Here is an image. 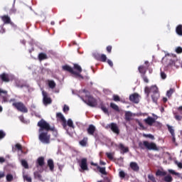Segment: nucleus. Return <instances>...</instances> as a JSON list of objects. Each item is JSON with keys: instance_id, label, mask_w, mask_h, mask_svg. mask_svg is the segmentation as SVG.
<instances>
[{"instance_id": "1", "label": "nucleus", "mask_w": 182, "mask_h": 182, "mask_svg": "<svg viewBox=\"0 0 182 182\" xmlns=\"http://www.w3.org/2000/svg\"><path fill=\"white\" fill-rule=\"evenodd\" d=\"M38 127H39L38 132L41 133L39 134L38 139L43 144H50V135L48 134L49 131L53 132L55 128H51L45 121V119H41L38 122Z\"/></svg>"}, {"instance_id": "2", "label": "nucleus", "mask_w": 182, "mask_h": 182, "mask_svg": "<svg viewBox=\"0 0 182 182\" xmlns=\"http://www.w3.org/2000/svg\"><path fill=\"white\" fill-rule=\"evenodd\" d=\"M144 92L146 94L147 97H149L150 93H153L151 95L152 100L154 103H157L158 99L160 97V94L159 92V88L156 85H152L150 87H145Z\"/></svg>"}, {"instance_id": "3", "label": "nucleus", "mask_w": 182, "mask_h": 182, "mask_svg": "<svg viewBox=\"0 0 182 182\" xmlns=\"http://www.w3.org/2000/svg\"><path fill=\"white\" fill-rule=\"evenodd\" d=\"M82 92L85 94V98H83V97H80L82 100L88 106L95 107L97 105V100H95L94 97H92V95H90L89 91L87 90H83Z\"/></svg>"}, {"instance_id": "4", "label": "nucleus", "mask_w": 182, "mask_h": 182, "mask_svg": "<svg viewBox=\"0 0 182 182\" xmlns=\"http://www.w3.org/2000/svg\"><path fill=\"white\" fill-rule=\"evenodd\" d=\"M139 147L141 149H144L146 148L148 150H153V151H159L158 147L156 146V144L151 142L149 143L146 141H144V142L140 141L139 143Z\"/></svg>"}, {"instance_id": "5", "label": "nucleus", "mask_w": 182, "mask_h": 182, "mask_svg": "<svg viewBox=\"0 0 182 182\" xmlns=\"http://www.w3.org/2000/svg\"><path fill=\"white\" fill-rule=\"evenodd\" d=\"M12 106L21 112H23V113L28 112V109L24 105L23 102H13Z\"/></svg>"}, {"instance_id": "6", "label": "nucleus", "mask_w": 182, "mask_h": 182, "mask_svg": "<svg viewBox=\"0 0 182 182\" xmlns=\"http://www.w3.org/2000/svg\"><path fill=\"white\" fill-rule=\"evenodd\" d=\"M73 65H74L73 69L75 70V73H73V75H75L76 77L83 79V76L80 74L82 72V69L81 66L77 63H74Z\"/></svg>"}, {"instance_id": "7", "label": "nucleus", "mask_w": 182, "mask_h": 182, "mask_svg": "<svg viewBox=\"0 0 182 182\" xmlns=\"http://www.w3.org/2000/svg\"><path fill=\"white\" fill-rule=\"evenodd\" d=\"M14 79V77L8 73H3L0 75V80L3 82H9L10 81H12Z\"/></svg>"}, {"instance_id": "8", "label": "nucleus", "mask_w": 182, "mask_h": 182, "mask_svg": "<svg viewBox=\"0 0 182 182\" xmlns=\"http://www.w3.org/2000/svg\"><path fill=\"white\" fill-rule=\"evenodd\" d=\"M0 18L4 22V24H10L11 26H15V24L11 21V18L8 15H3L0 16Z\"/></svg>"}, {"instance_id": "9", "label": "nucleus", "mask_w": 182, "mask_h": 182, "mask_svg": "<svg viewBox=\"0 0 182 182\" xmlns=\"http://www.w3.org/2000/svg\"><path fill=\"white\" fill-rule=\"evenodd\" d=\"M56 118L62 123V126L63 127V128L65 129L67 127V122L63 114H61V112H57Z\"/></svg>"}, {"instance_id": "10", "label": "nucleus", "mask_w": 182, "mask_h": 182, "mask_svg": "<svg viewBox=\"0 0 182 182\" xmlns=\"http://www.w3.org/2000/svg\"><path fill=\"white\" fill-rule=\"evenodd\" d=\"M139 97L140 95H139L137 92H134V94L129 95V100L134 104H139Z\"/></svg>"}, {"instance_id": "11", "label": "nucleus", "mask_w": 182, "mask_h": 182, "mask_svg": "<svg viewBox=\"0 0 182 182\" xmlns=\"http://www.w3.org/2000/svg\"><path fill=\"white\" fill-rule=\"evenodd\" d=\"M42 94L43 96V104L45 105H50L52 103V100L51 98H50V97H48L47 92H45V91H43Z\"/></svg>"}, {"instance_id": "12", "label": "nucleus", "mask_w": 182, "mask_h": 182, "mask_svg": "<svg viewBox=\"0 0 182 182\" xmlns=\"http://www.w3.org/2000/svg\"><path fill=\"white\" fill-rule=\"evenodd\" d=\"M178 112H173L174 118L176 121L181 122L182 121V115H179V114H182V107H178Z\"/></svg>"}, {"instance_id": "13", "label": "nucleus", "mask_w": 182, "mask_h": 182, "mask_svg": "<svg viewBox=\"0 0 182 182\" xmlns=\"http://www.w3.org/2000/svg\"><path fill=\"white\" fill-rule=\"evenodd\" d=\"M80 166L82 171H88L89 169L87 167V160L86 159H82L81 160Z\"/></svg>"}, {"instance_id": "14", "label": "nucleus", "mask_w": 182, "mask_h": 182, "mask_svg": "<svg viewBox=\"0 0 182 182\" xmlns=\"http://www.w3.org/2000/svg\"><path fill=\"white\" fill-rule=\"evenodd\" d=\"M109 127L111 129V130L117 134H119V129L117 125V124H114V122H112V124H109Z\"/></svg>"}, {"instance_id": "15", "label": "nucleus", "mask_w": 182, "mask_h": 182, "mask_svg": "<svg viewBox=\"0 0 182 182\" xmlns=\"http://www.w3.org/2000/svg\"><path fill=\"white\" fill-rule=\"evenodd\" d=\"M129 167L134 172H139L140 169L139 166L136 162H131Z\"/></svg>"}, {"instance_id": "16", "label": "nucleus", "mask_w": 182, "mask_h": 182, "mask_svg": "<svg viewBox=\"0 0 182 182\" xmlns=\"http://www.w3.org/2000/svg\"><path fill=\"white\" fill-rule=\"evenodd\" d=\"M62 68H63V70L68 72L72 75L76 74V73L75 72L73 68L72 67H70V65H63Z\"/></svg>"}, {"instance_id": "17", "label": "nucleus", "mask_w": 182, "mask_h": 182, "mask_svg": "<svg viewBox=\"0 0 182 182\" xmlns=\"http://www.w3.org/2000/svg\"><path fill=\"white\" fill-rule=\"evenodd\" d=\"M144 122L149 126L152 127L153 124L156 122V119L152 118V117H148L145 119H144Z\"/></svg>"}, {"instance_id": "18", "label": "nucleus", "mask_w": 182, "mask_h": 182, "mask_svg": "<svg viewBox=\"0 0 182 182\" xmlns=\"http://www.w3.org/2000/svg\"><path fill=\"white\" fill-rule=\"evenodd\" d=\"M95 131H96V128H95V125H92V124L90 125H89V127L87 129V134L91 136L94 135V133L95 132Z\"/></svg>"}, {"instance_id": "19", "label": "nucleus", "mask_w": 182, "mask_h": 182, "mask_svg": "<svg viewBox=\"0 0 182 182\" xmlns=\"http://www.w3.org/2000/svg\"><path fill=\"white\" fill-rule=\"evenodd\" d=\"M45 165V159L44 157L41 156L39 157L36 161V167H43Z\"/></svg>"}, {"instance_id": "20", "label": "nucleus", "mask_w": 182, "mask_h": 182, "mask_svg": "<svg viewBox=\"0 0 182 182\" xmlns=\"http://www.w3.org/2000/svg\"><path fill=\"white\" fill-rule=\"evenodd\" d=\"M119 149L121 150V153L123 154H126V153H128L129 151V148L125 147L122 144H119Z\"/></svg>"}, {"instance_id": "21", "label": "nucleus", "mask_w": 182, "mask_h": 182, "mask_svg": "<svg viewBox=\"0 0 182 182\" xmlns=\"http://www.w3.org/2000/svg\"><path fill=\"white\" fill-rule=\"evenodd\" d=\"M147 68L144 65H140L139 66V71L142 75H145L146 73Z\"/></svg>"}, {"instance_id": "22", "label": "nucleus", "mask_w": 182, "mask_h": 182, "mask_svg": "<svg viewBox=\"0 0 182 182\" xmlns=\"http://www.w3.org/2000/svg\"><path fill=\"white\" fill-rule=\"evenodd\" d=\"M132 113L130 112V111H127L125 112V120L127 122H130L132 120Z\"/></svg>"}, {"instance_id": "23", "label": "nucleus", "mask_w": 182, "mask_h": 182, "mask_svg": "<svg viewBox=\"0 0 182 182\" xmlns=\"http://www.w3.org/2000/svg\"><path fill=\"white\" fill-rule=\"evenodd\" d=\"M47 164H48V166L50 168V171H54V163H53V161L52 159L48 160Z\"/></svg>"}, {"instance_id": "24", "label": "nucleus", "mask_w": 182, "mask_h": 182, "mask_svg": "<svg viewBox=\"0 0 182 182\" xmlns=\"http://www.w3.org/2000/svg\"><path fill=\"white\" fill-rule=\"evenodd\" d=\"M48 58V56L46 53H40L38 54V60L40 61H42V60H46Z\"/></svg>"}, {"instance_id": "25", "label": "nucleus", "mask_w": 182, "mask_h": 182, "mask_svg": "<svg viewBox=\"0 0 182 182\" xmlns=\"http://www.w3.org/2000/svg\"><path fill=\"white\" fill-rule=\"evenodd\" d=\"M162 180L165 182H172L173 181L172 176L170 174L165 176Z\"/></svg>"}, {"instance_id": "26", "label": "nucleus", "mask_w": 182, "mask_h": 182, "mask_svg": "<svg viewBox=\"0 0 182 182\" xmlns=\"http://www.w3.org/2000/svg\"><path fill=\"white\" fill-rule=\"evenodd\" d=\"M48 87L50 89H54L56 87V83L54 82V80H48Z\"/></svg>"}, {"instance_id": "27", "label": "nucleus", "mask_w": 182, "mask_h": 182, "mask_svg": "<svg viewBox=\"0 0 182 182\" xmlns=\"http://www.w3.org/2000/svg\"><path fill=\"white\" fill-rule=\"evenodd\" d=\"M176 33L180 36H182V25L180 24L176 27Z\"/></svg>"}, {"instance_id": "28", "label": "nucleus", "mask_w": 182, "mask_h": 182, "mask_svg": "<svg viewBox=\"0 0 182 182\" xmlns=\"http://www.w3.org/2000/svg\"><path fill=\"white\" fill-rule=\"evenodd\" d=\"M156 175L157 176H166L167 175V173L166 171H162L161 170H158L156 173Z\"/></svg>"}, {"instance_id": "29", "label": "nucleus", "mask_w": 182, "mask_h": 182, "mask_svg": "<svg viewBox=\"0 0 182 182\" xmlns=\"http://www.w3.org/2000/svg\"><path fill=\"white\" fill-rule=\"evenodd\" d=\"M66 124L70 128L75 129V125L72 121V119H68V122L66 121Z\"/></svg>"}, {"instance_id": "30", "label": "nucleus", "mask_w": 182, "mask_h": 182, "mask_svg": "<svg viewBox=\"0 0 182 182\" xmlns=\"http://www.w3.org/2000/svg\"><path fill=\"white\" fill-rule=\"evenodd\" d=\"M110 107L117 112H119V108L118 105H116V104H114V102H111Z\"/></svg>"}, {"instance_id": "31", "label": "nucleus", "mask_w": 182, "mask_h": 182, "mask_svg": "<svg viewBox=\"0 0 182 182\" xmlns=\"http://www.w3.org/2000/svg\"><path fill=\"white\" fill-rule=\"evenodd\" d=\"M100 109L104 112V113L109 114V111L104 104H100Z\"/></svg>"}, {"instance_id": "32", "label": "nucleus", "mask_w": 182, "mask_h": 182, "mask_svg": "<svg viewBox=\"0 0 182 182\" xmlns=\"http://www.w3.org/2000/svg\"><path fill=\"white\" fill-rule=\"evenodd\" d=\"M107 58L105 54H101L99 61L105 63L107 61Z\"/></svg>"}, {"instance_id": "33", "label": "nucleus", "mask_w": 182, "mask_h": 182, "mask_svg": "<svg viewBox=\"0 0 182 182\" xmlns=\"http://www.w3.org/2000/svg\"><path fill=\"white\" fill-rule=\"evenodd\" d=\"M101 53L95 52L93 53V57L98 61H100V58H101Z\"/></svg>"}, {"instance_id": "34", "label": "nucleus", "mask_w": 182, "mask_h": 182, "mask_svg": "<svg viewBox=\"0 0 182 182\" xmlns=\"http://www.w3.org/2000/svg\"><path fill=\"white\" fill-rule=\"evenodd\" d=\"M87 143V138H85V137L82 141H80V144L82 146H86Z\"/></svg>"}, {"instance_id": "35", "label": "nucleus", "mask_w": 182, "mask_h": 182, "mask_svg": "<svg viewBox=\"0 0 182 182\" xmlns=\"http://www.w3.org/2000/svg\"><path fill=\"white\" fill-rule=\"evenodd\" d=\"M97 170H99V171L103 175L107 174L105 168H101L100 166H97Z\"/></svg>"}, {"instance_id": "36", "label": "nucleus", "mask_w": 182, "mask_h": 182, "mask_svg": "<svg viewBox=\"0 0 182 182\" xmlns=\"http://www.w3.org/2000/svg\"><path fill=\"white\" fill-rule=\"evenodd\" d=\"M168 171L169 173H171L172 175L180 176V173H177V172H176L175 171H173L172 169H168Z\"/></svg>"}, {"instance_id": "37", "label": "nucleus", "mask_w": 182, "mask_h": 182, "mask_svg": "<svg viewBox=\"0 0 182 182\" xmlns=\"http://www.w3.org/2000/svg\"><path fill=\"white\" fill-rule=\"evenodd\" d=\"M143 136L146 137V138H149V139H151L152 140L154 139V135H151V134H144Z\"/></svg>"}, {"instance_id": "38", "label": "nucleus", "mask_w": 182, "mask_h": 182, "mask_svg": "<svg viewBox=\"0 0 182 182\" xmlns=\"http://www.w3.org/2000/svg\"><path fill=\"white\" fill-rule=\"evenodd\" d=\"M21 165H22L26 169H28V164L27 161H25V160H22V161H21Z\"/></svg>"}, {"instance_id": "39", "label": "nucleus", "mask_w": 182, "mask_h": 182, "mask_svg": "<svg viewBox=\"0 0 182 182\" xmlns=\"http://www.w3.org/2000/svg\"><path fill=\"white\" fill-rule=\"evenodd\" d=\"M168 129L169 132L171 134L172 136L175 135L174 129H173L172 127H170V125H168Z\"/></svg>"}, {"instance_id": "40", "label": "nucleus", "mask_w": 182, "mask_h": 182, "mask_svg": "<svg viewBox=\"0 0 182 182\" xmlns=\"http://www.w3.org/2000/svg\"><path fill=\"white\" fill-rule=\"evenodd\" d=\"M23 179L24 181H26L27 182H31L32 179L30 176H28V175H25L23 176Z\"/></svg>"}, {"instance_id": "41", "label": "nucleus", "mask_w": 182, "mask_h": 182, "mask_svg": "<svg viewBox=\"0 0 182 182\" xmlns=\"http://www.w3.org/2000/svg\"><path fill=\"white\" fill-rule=\"evenodd\" d=\"M113 100L114 102H120V97L119 95H113Z\"/></svg>"}, {"instance_id": "42", "label": "nucleus", "mask_w": 182, "mask_h": 182, "mask_svg": "<svg viewBox=\"0 0 182 182\" xmlns=\"http://www.w3.org/2000/svg\"><path fill=\"white\" fill-rule=\"evenodd\" d=\"M148 178L151 182H156L155 177L153 175H149Z\"/></svg>"}, {"instance_id": "43", "label": "nucleus", "mask_w": 182, "mask_h": 182, "mask_svg": "<svg viewBox=\"0 0 182 182\" xmlns=\"http://www.w3.org/2000/svg\"><path fill=\"white\" fill-rule=\"evenodd\" d=\"M12 180H13V176L11 175V174H8V175L6 176V181H7L8 182H11Z\"/></svg>"}, {"instance_id": "44", "label": "nucleus", "mask_w": 182, "mask_h": 182, "mask_svg": "<svg viewBox=\"0 0 182 182\" xmlns=\"http://www.w3.org/2000/svg\"><path fill=\"white\" fill-rule=\"evenodd\" d=\"M106 50H107V53L109 54H110L112 53V46L111 45L107 46V48H106Z\"/></svg>"}, {"instance_id": "45", "label": "nucleus", "mask_w": 182, "mask_h": 182, "mask_svg": "<svg viewBox=\"0 0 182 182\" xmlns=\"http://www.w3.org/2000/svg\"><path fill=\"white\" fill-rule=\"evenodd\" d=\"M5 136H6L5 132H4V131L0 129V139H4L5 137Z\"/></svg>"}, {"instance_id": "46", "label": "nucleus", "mask_w": 182, "mask_h": 182, "mask_svg": "<svg viewBox=\"0 0 182 182\" xmlns=\"http://www.w3.org/2000/svg\"><path fill=\"white\" fill-rule=\"evenodd\" d=\"M0 33L3 34L6 32V29L4 28V24L0 26Z\"/></svg>"}, {"instance_id": "47", "label": "nucleus", "mask_w": 182, "mask_h": 182, "mask_svg": "<svg viewBox=\"0 0 182 182\" xmlns=\"http://www.w3.org/2000/svg\"><path fill=\"white\" fill-rule=\"evenodd\" d=\"M119 177L122 178H124L125 176H126V174H125V173L123 171H121L119 173Z\"/></svg>"}, {"instance_id": "48", "label": "nucleus", "mask_w": 182, "mask_h": 182, "mask_svg": "<svg viewBox=\"0 0 182 182\" xmlns=\"http://www.w3.org/2000/svg\"><path fill=\"white\" fill-rule=\"evenodd\" d=\"M176 52L178 54L182 53V47H181V46L177 47V48H176Z\"/></svg>"}, {"instance_id": "49", "label": "nucleus", "mask_w": 182, "mask_h": 182, "mask_svg": "<svg viewBox=\"0 0 182 182\" xmlns=\"http://www.w3.org/2000/svg\"><path fill=\"white\" fill-rule=\"evenodd\" d=\"M173 93V90H172V88H171V90H169L168 91H167V96H168V97H171Z\"/></svg>"}, {"instance_id": "50", "label": "nucleus", "mask_w": 182, "mask_h": 182, "mask_svg": "<svg viewBox=\"0 0 182 182\" xmlns=\"http://www.w3.org/2000/svg\"><path fill=\"white\" fill-rule=\"evenodd\" d=\"M106 156H107V158H108L109 159H110V160H112V159H113V155H112V154H111V153H107V154H106Z\"/></svg>"}, {"instance_id": "51", "label": "nucleus", "mask_w": 182, "mask_h": 182, "mask_svg": "<svg viewBox=\"0 0 182 182\" xmlns=\"http://www.w3.org/2000/svg\"><path fill=\"white\" fill-rule=\"evenodd\" d=\"M142 77H143V80L144 81L146 82V83H149V79L147 77V76H146L145 75H142Z\"/></svg>"}, {"instance_id": "52", "label": "nucleus", "mask_w": 182, "mask_h": 182, "mask_svg": "<svg viewBox=\"0 0 182 182\" xmlns=\"http://www.w3.org/2000/svg\"><path fill=\"white\" fill-rule=\"evenodd\" d=\"M15 147H16L18 151H22V146H21L19 144H16Z\"/></svg>"}, {"instance_id": "53", "label": "nucleus", "mask_w": 182, "mask_h": 182, "mask_svg": "<svg viewBox=\"0 0 182 182\" xmlns=\"http://www.w3.org/2000/svg\"><path fill=\"white\" fill-rule=\"evenodd\" d=\"M161 76L163 80H165L166 78V74L164 72L161 73Z\"/></svg>"}, {"instance_id": "54", "label": "nucleus", "mask_w": 182, "mask_h": 182, "mask_svg": "<svg viewBox=\"0 0 182 182\" xmlns=\"http://www.w3.org/2000/svg\"><path fill=\"white\" fill-rule=\"evenodd\" d=\"M69 111V107L67 105H64L63 112L65 113L66 112Z\"/></svg>"}, {"instance_id": "55", "label": "nucleus", "mask_w": 182, "mask_h": 182, "mask_svg": "<svg viewBox=\"0 0 182 182\" xmlns=\"http://www.w3.org/2000/svg\"><path fill=\"white\" fill-rule=\"evenodd\" d=\"M107 63L109 65L110 67H113V63L111 60L108 59L107 60Z\"/></svg>"}, {"instance_id": "56", "label": "nucleus", "mask_w": 182, "mask_h": 182, "mask_svg": "<svg viewBox=\"0 0 182 182\" xmlns=\"http://www.w3.org/2000/svg\"><path fill=\"white\" fill-rule=\"evenodd\" d=\"M176 164H177L180 168H182V163L176 161Z\"/></svg>"}, {"instance_id": "57", "label": "nucleus", "mask_w": 182, "mask_h": 182, "mask_svg": "<svg viewBox=\"0 0 182 182\" xmlns=\"http://www.w3.org/2000/svg\"><path fill=\"white\" fill-rule=\"evenodd\" d=\"M34 176L36 178L38 177V178H41V175L38 173V172H35L34 173Z\"/></svg>"}, {"instance_id": "58", "label": "nucleus", "mask_w": 182, "mask_h": 182, "mask_svg": "<svg viewBox=\"0 0 182 182\" xmlns=\"http://www.w3.org/2000/svg\"><path fill=\"white\" fill-rule=\"evenodd\" d=\"M6 91H4V90L0 89V96L2 95V94L6 95Z\"/></svg>"}, {"instance_id": "59", "label": "nucleus", "mask_w": 182, "mask_h": 182, "mask_svg": "<svg viewBox=\"0 0 182 182\" xmlns=\"http://www.w3.org/2000/svg\"><path fill=\"white\" fill-rule=\"evenodd\" d=\"M173 139H172V141L177 146L176 143V137L175 135H172Z\"/></svg>"}, {"instance_id": "60", "label": "nucleus", "mask_w": 182, "mask_h": 182, "mask_svg": "<svg viewBox=\"0 0 182 182\" xmlns=\"http://www.w3.org/2000/svg\"><path fill=\"white\" fill-rule=\"evenodd\" d=\"M5 162V159L3 157H0V164H3Z\"/></svg>"}, {"instance_id": "61", "label": "nucleus", "mask_w": 182, "mask_h": 182, "mask_svg": "<svg viewBox=\"0 0 182 182\" xmlns=\"http://www.w3.org/2000/svg\"><path fill=\"white\" fill-rule=\"evenodd\" d=\"M139 126L143 129H144V127L141 122H139Z\"/></svg>"}, {"instance_id": "62", "label": "nucleus", "mask_w": 182, "mask_h": 182, "mask_svg": "<svg viewBox=\"0 0 182 182\" xmlns=\"http://www.w3.org/2000/svg\"><path fill=\"white\" fill-rule=\"evenodd\" d=\"M4 176H5V175H4V173H2V172L0 173V178L4 177Z\"/></svg>"}, {"instance_id": "63", "label": "nucleus", "mask_w": 182, "mask_h": 182, "mask_svg": "<svg viewBox=\"0 0 182 182\" xmlns=\"http://www.w3.org/2000/svg\"><path fill=\"white\" fill-rule=\"evenodd\" d=\"M167 101H168L167 98H166V97H164L163 98V102H164V103H166Z\"/></svg>"}, {"instance_id": "64", "label": "nucleus", "mask_w": 182, "mask_h": 182, "mask_svg": "<svg viewBox=\"0 0 182 182\" xmlns=\"http://www.w3.org/2000/svg\"><path fill=\"white\" fill-rule=\"evenodd\" d=\"M91 165L94 166H97H97H99L97 164H94L93 162L91 163Z\"/></svg>"}]
</instances>
